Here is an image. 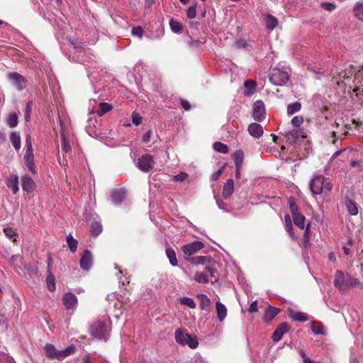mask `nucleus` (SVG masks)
<instances>
[{"label": "nucleus", "instance_id": "f257e3e1", "mask_svg": "<svg viewBox=\"0 0 363 363\" xmlns=\"http://www.w3.org/2000/svg\"><path fill=\"white\" fill-rule=\"evenodd\" d=\"M109 325L104 321H96L92 325V340H104L106 341L108 336Z\"/></svg>", "mask_w": 363, "mask_h": 363}, {"label": "nucleus", "instance_id": "f03ea898", "mask_svg": "<svg viewBox=\"0 0 363 363\" xmlns=\"http://www.w3.org/2000/svg\"><path fill=\"white\" fill-rule=\"evenodd\" d=\"M269 76L270 82L277 86H281L289 79V75L286 72L277 68L271 69Z\"/></svg>", "mask_w": 363, "mask_h": 363}, {"label": "nucleus", "instance_id": "7ed1b4c3", "mask_svg": "<svg viewBox=\"0 0 363 363\" xmlns=\"http://www.w3.org/2000/svg\"><path fill=\"white\" fill-rule=\"evenodd\" d=\"M7 77L18 91H22L26 88L27 81L26 78L19 73L16 72H9Z\"/></svg>", "mask_w": 363, "mask_h": 363}, {"label": "nucleus", "instance_id": "20e7f679", "mask_svg": "<svg viewBox=\"0 0 363 363\" xmlns=\"http://www.w3.org/2000/svg\"><path fill=\"white\" fill-rule=\"evenodd\" d=\"M266 115V109L262 100L256 101L253 104L252 117L255 121L261 122Z\"/></svg>", "mask_w": 363, "mask_h": 363}, {"label": "nucleus", "instance_id": "39448f33", "mask_svg": "<svg viewBox=\"0 0 363 363\" xmlns=\"http://www.w3.org/2000/svg\"><path fill=\"white\" fill-rule=\"evenodd\" d=\"M325 178L322 175H318L311 179L310 182V189L313 194H321L324 189Z\"/></svg>", "mask_w": 363, "mask_h": 363}, {"label": "nucleus", "instance_id": "423d86ee", "mask_svg": "<svg viewBox=\"0 0 363 363\" xmlns=\"http://www.w3.org/2000/svg\"><path fill=\"white\" fill-rule=\"evenodd\" d=\"M138 167L143 172H149L153 167V159L150 155L146 154L138 159Z\"/></svg>", "mask_w": 363, "mask_h": 363}, {"label": "nucleus", "instance_id": "0eeeda50", "mask_svg": "<svg viewBox=\"0 0 363 363\" xmlns=\"http://www.w3.org/2000/svg\"><path fill=\"white\" fill-rule=\"evenodd\" d=\"M204 247L203 244L200 241H194L191 243L184 245L182 246V250L186 255H192Z\"/></svg>", "mask_w": 363, "mask_h": 363}, {"label": "nucleus", "instance_id": "6e6552de", "mask_svg": "<svg viewBox=\"0 0 363 363\" xmlns=\"http://www.w3.org/2000/svg\"><path fill=\"white\" fill-rule=\"evenodd\" d=\"M289 330V324L286 322L281 323L277 325L272 335V339L274 342H279L282 338L283 335L288 333Z\"/></svg>", "mask_w": 363, "mask_h": 363}, {"label": "nucleus", "instance_id": "1a4fd4ad", "mask_svg": "<svg viewBox=\"0 0 363 363\" xmlns=\"http://www.w3.org/2000/svg\"><path fill=\"white\" fill-rule=\"evenodd\" d=\"M62 301L66 309H72L76 307L77 298L74 294L67 292L63 295Z\"/></svg>", "mask_w": 363, "mask_h": 363}, {"label": "nucleus", "instance_id": "9d476101", "mask_svg": "<svg viewBox=\"0 0 363 363\" xmlns=\"http://www.w3.org/2000/svg\"><path fill=\"white\" fill-rule=\"evenodd\" d=\"M280 311L279 308L269 305L263 315L264 322L267 323L271 322Z\"/></svg>", "mask_w": 363, "mask_h": 363}, {"label": "nucleus", "instance_id": "9b49d317", "mask_svg": "<svg viewBox=\"0 0 363 363\" xmlns=\"http://www.w3.org/2000/svg\"><path fill=\"white\" fill-rule=\"evenodd\" d=\"M126 196V190L125 189H116L112 191L111 197L112 201L116 204H121Z\"/></svg>", "mask_w": 363, "mask_h": 363}, {"label": "nucleus", "instance_id": "f8f14e48", "mask_svg": "<svg viewBox=\"0 0 363 363\" xmlns=\"http://www.w3.org/2000/svg\"><path fill=\"white\" fill-rule=\"evenodd\" d=\"M23 162L25 166L33 173L36 174L35 166L34 164V156L33 152H26L23 156Z\"/></svg>", "mask_w": 363, "mask_h": 363}, {"label": "nucleus", "instance_id": "ddd939ff", "mask_svg": "<svg viewBox=\"0 0 363 363\" xmlns=\"http://www.w3.org/2000/svg\"><path fill=\"white\" fill-rule=\"evenodd\" d=\"M189 262L194 264H211L214 260L209 256H198L194 257H189L186 259Z\"/></svg>", "mask_w": 363, "mask_h": 363}, {"label": "nucleus", "instance_id": "4468645a", "mask_svg": "<svg viewBox=\"0 0 363 363\" xmlns=\"http://www.w3.org/2000/svg\"><path fill=\"white\" fill-rule=\"evenodd\" d=\"M79 265L81 269L85 271H89L91 267V252L89 250H85L82 255Z\"/></svg>", "mask_w": 363, "mask_h": 363}, {"label": "nucleus", "instance_id": "2eb2a0df", "mask_svg": "<svg viewBox=\"0 0 363 363\" xmlns=\"http://www.w3.org/2000/svg\"><path fill=\"white\" fill-rule=\"evenodd\" d=\"M288 313L290 318L294 321L306 322L309 319L306 314L299 311H296L291 308L288 309Z\"/></svg>", "mask_w": 363, "mask_h": 363}, {"label": "nucleus", "instance_id": "dca6fc26", "mask_svg": "<svg viewBox=\"0 0 363 363\" xmlns=\"http://www.w3.org/2000/svg\"><path fill=\"white\" fill-rule=\"evenodd\" d=\"M249 133L255 138H259L263 134L262 126L257 123H252L248 126Z\"/></svg>", "mask_w": 363, "mask_h": 363}, {"label": "nucleus", "instance_id": "f3484780", "mask_svg": "<svg viewBox=\"0 0 363 363\" xmlns=\"http://www.w3.org/2000/svg\"><path fill=\"white\" fill-rule=\"evenodd\" d=\"M234 191V182L232 179H228L224 184L222 192L223 197L225 199L229 198Z\"/></svg>", "mask_w": 363, "mask_h": 363}, {"label": "nucleus", "instance_id": "a211bd4d", "mask_svg": "<svg viewBox=\"0 0 363 363\" xmlns=\"http://www.w3.org/2000/svg\"><path fill=\"white\" fill-rule=\"evenodd\" d=\"M59 120H60V127H61L60 135H61V138H62V149L64 152H68L71 150V146L69 145V141L66 138L65 129H64V126H63L64 125H63V123L60 117H59Z\"/></svg>", "mask_w": 363, "mask_h": 363}, {"label": "nucleus", "instance_id": "6ab92c4d", "mask_svg": "<svg viewBox=\"0 0 363 363\" xmlns=\"http://www.w3.org/2000/svg\"><path fill=\"white\" fill-rule=\"evenodd\" d=\"M22 188L26 191H31L35 187V183L30 177L25 175L21 178Z\"/></svg>", "mask_w": 363, "mask_h": 363}, {"label": "nucleus", "instance_id": "aec40b11", "mask_svg": "<svg viewBox=\"0 0 363 363\" xmlns=\"http://www.w3.org/2000/svg\"><path fill=\"white\" fill-rule=\"evenodd\" d=\"M198 299L200 301V308L201 310L209 311L211 305V300L203 294L197 295Z\"/></svg>", "mask_w": 363, "mask_h": 363}, {"label": "nucleus", "instance_id": "412c9836", "mask_svg": "<svg viewBox=\"0 0 363 363\" xmlns=\"http://www.w3.org/2000/svg\"><path fill=\"white\" fill-rule=\"evenodd\" d=\"M113 108V106L112 104L106 102H101L99 104V109L97 111H94L92 110V114L96 113L99 116H101L111 111Z\"/></svg>", "mask_w": 363, "mask_h": 363}, {"label": "nucleus", "instance_id": "4be33fe9", "mask_svg": "<svg viewBox=\"0 0 363 363\" xmlns=\"http://www.w3.org/2000/svg\"><path fill=\"white\" fill-rule=\"evenodd\" d=\"M6 185L9 188H11L13 194H16L18 191V178L17 176H11L6 182Z\"/></svg>", "mask_w": 363, "mask_h": 363}, {"label": "nucleus", "instance_id": "5701e85b", "mask_svg": "<svg viewBox=\"0 0 363 363\" xmlns=\"http://www.w3.org/2000/svg\"><path fill=\"white\" fill-rule=\"evenodd\" d=\"M44 350H45V355L47 357H48L50 359H57L59 350H57L54 347V345H52L51 344H47L45 346Z\"/></svg>", "mask_w": 363, "mask_h": 363}, {"label": "nucleus", "instance_id": "b1692460", "mask_svg": "<svg viewBox=\"0 0 363 363\" xmlns=\"http://www.w3.org/2000/svg\"><path fill=\"white\" fill-rule=\"evenodd\" d=\"M190 338L189 334H184L181 329H177L175 332L176 341L183 345H185L188 342V340Z\"/></svg>", "mask_w": 363, "mask_h": 363}, {"label": "nucleus", "instance_id": "393cba45", "mask_svg": "<svg viewBox=\"0 0 363 363\" xmlns=\"http://www.w3.org/2000/svg\"><path fill=\"white\" fill-rule=\"evenodd\" d=\"M216 309L218 319L220 322H222L227 315L226 307L220 302H217L216 304Z\"/></svg>", "mask_w": 363, "mask_h": 363}, {"label": "nucleus", "instance_id": "a878e982", "mask_svg": "<svg viewBox=\"0 0 363 363\" xmlns=\"http://www.w3.org/2000/svg\"><path fill=\"white\" fill-rule=\"evenodd\" d=\"M286 142L290 145H297L298 142V135L296 129H293L285 134Z\"/></svg>", "mask_w": 363, "mask_h": 363}, {"label": "nucleus", "instance_id": "bb28decb", "mask_svg": "<svg viewBox=\"0 0 363 363\" xmlns=\"http://www.w3.org/2000/svg\"><path fill=\"white\" fill-rule=\"evenodd\" d=\"M265 21L267 29L270 30L274 29L278 24L277 18L269 13L265 15Z\"/></svg>", "mask_w": 363, "mask_h": 363}, {"label": "nucleus", "instance_id": "cd10ccee", "mask_svg": "<svg viewBox=\"0 0 363 363\" xmlns=\"http://www.w3.org/2000/svg\"><path fill=\"white\" fill-rule=\"evenodd\" d=\"M244 86L245 89V94L246 96H249L255 93L257 86V82L254 80L248 79L245 82Z\"/></svg>", "mask_w": 363, "mask_h": 363}, {"label": "nucleus", "instance_id": "c85d7f7f", "mask_svg": "<svg viewBox=\"0 0 363 363\" xmlns=\"http://www.w3.org/2000/svg\"><path fill=\"white\" fill-rule=\"evenodd\" d=\"M9 138L15 150H19L21 147L20 134L17 132H12Z\"/></svg>", "mask_w": 363, "mask_h": 363}, {"label": "nucleus", "instance_id": "c756f323", "mask_svg": "<svg viewBox=\"0 0 363 363\" xmlns=\"http://www.w3.org/2000/svg\"><path fill=\"white\" fill-rule=\"evenodd\" d=\"M235 167H242L244 160V152L242 150H236L232 155Z\"/></svg>", "mask_w": 363, "mask_h": 363}, {"label": "nucleus", "instance_id": "7c9ffc66", "mask_svg": "<svg viewBox=\"0 0 363 363\" xmlns=\"http://www.w3.org/2000/svg\"><path fill=\"white\" fill-rule=\"evenodd\" d=\"M345 206L348 212L352 216H356L358 213L357 204L347 197L345 198Z\"/></svg>", "mask_w": 363, "mask_h": 363}, {"label": "nucleus", "instance_id": "2f4dec72", "mask_svg": "<svg viewBox=\"0 0 363 363\" xmlns=\"http://www.w3.org/2000/svg\"><path fill=\"white\" fill-rule=\"evenodd\" d=\"M75 351H76V347L73 345H70L68 347L65 348V350H59L57 359L61 360V359L65 358L66 357L74 354L75 352Z\"/></svg>", "mask_w": 363, "mask_h": 363}, {"label": "nucleus", "instance_id": "473e14b6", "mask_svg": "<svg viewBox=\"0 0 363 363\" xmlns=\"http://www.w3.org/2000/svg\"><path fill=\"white\" fill-rule=\"evenodd\" d=\"M66 241L68 245L69 250L72 253H74L77 249L78 241L76 239H74L71 234H69L68 235H67Z\"/></svg>", "mask_w": 363, "mask_h": 363}, {"label": "nucleus", "instance_id": "72a5a7b5", "mask_svg": "<svg viewBox=\"0 0 363 363\" xmlns=\"http://www.w3.org/2000/svg\"><path fill=\"white\" fill-rule=\"evenodd\" d=\"M166 255L169 260L171 265L173 267L177 266L178 264V262H177V259L176 253H175L174 250L172 247H168L166 248Z\"/></svg>", "mask_w": 363, "mask_h": 363}, {"label": "nucleus", "instance_id": "f704fd0d", "mask_svg": "<svg viewBox=\"0 0 363 363\" xmlns=\"http://www.w3.org/2000/svg\"><path fill=\"white\" fill-rule=\"evenodd\" d=\"M289 209L292 214V216L301 213V212L299 211V207L296 203V200H295L294 197H293V196L289 197Z\"/></svg>", "mask_w": 363, "mask_h": 363}, {"label": "nucleus", "instance_id": "c9c22d12", "mask_svg": "<svg viewBox=\"0 0 363 363\" xmlns=\"http://www.w3.org/2000/svg\"><path fill=\"white\" fill-rule=\"evenodd\" d=\"M216 262L215 261L212 262L211 264L206 265L205 267V270L206 272L209 273L211 277L213 278V280H211V282H215L218 280L216 274H217V270L216 269L214 265H216Z\"/></svg>", "mask_w": 363, "mask_h": 363}, {"label": "nucleus", "instance_id": "e433bc0d", "mask_svg": "<svg viewBox=\"0 0 363 363\" xmlns=\"http://www.w3.org/2000/svg\"><path fill=\"white\" fill-rule=\"evenodd\" d=\"M305 219V216L302 213L293 216V220L294 224L301 229H304Z\"/></svg>", "mask_w": 363, "mask_h": 363}, {"label": "nucleus", "instance_id": "4c0bfd02", "mask_svg": "<svg viewBox=\"0 0 363 363\" xmlns=\"http://www.w3.org/2000/svg\"><path fill=\"white\" fill-rule=\"evenodd\" d=\"M284 220H285L286 231L288 233H289L291 237L294 239L295 238V235H294V233L293 232V224H292V221H291V216H290L289 214H286L284 216Z\"/></svg>", "mask_w": 363, "mask_h": 363}, {"label": "nucleus", "instance_id": "58836bf2", "mask_svg": "<svg viewBox=\"0 0 363 363\" xmlns=\"http://www.w3.org/2000/svg\"><path fill=\"white\" fill-rule=\"evenodd\" d=\"M169 26H170L172 30L174 33H179L183 29V26L182 25V23L178 22L177 21L174 20V18H171L169 20Z\"/></svg>", "mask_w": 363, "mask_h": 363}, {"label": "nucleus", "instance_id": "ea45409f", "mask_svg": "<svg viewBox=\"0 0 363 363\" xmlns=\"http://www.w3.org/2000/svg\"><path fill=\"white\" fill-rule=\"evenodd\" d=\"M213 149L218 152L226 154L229 151V148L227 145L223 144L220 142H216L213 144Z\"/></svg>", "mask_w": 363, "mask_h": 363}, {"label": "nucleus", "instance_id": "a19ab883", "mask_svg": "<svg viewBox=\"0 0 363 363\" xmlns=\"http://www.w3.org/2000/svg\"><path fill=\"white\" fill-rule=\"evenodd\" d=\"M46 284L47 287L50 291L52 292L55 290L56 287L55 277L51 274V272L49 273V275L46 278Z\"/></svg>", "mask_w": 363, "mask_h": 363}, {"label": "nucleus", "instance_id": "79ce46f5", "mask_svg": "<svg viewBox=\"0 0 363 363\" xmlns=\"http://www.w3.org/2000/svg\"><path fill=\"white\" fill-rule=\"evenodd\" d=\"M301 108V104L299 102H294L289 104L287 106V113L289 115L294 114V113L300 111Z\"/></svg>", "mask_w": 363, "mask_h": 363}, {"label": "nucleus", "instance_id": "37998d69", "mask_svg": "<svg viewBox=\"0 0 363 363\" xmlns=\"http://www.w3.org/2000/svg\"><path fill=\"white\" fill-rule=\"evenodd\" d=\"M194 279L197 281V282H199V283H208V274H206V272H196L195 274V276H194Z\"/></svg>", "mask_w": 363, "mask_h": 363}, {"label": "nucleus", "instance_id": "c03bdc74", "mask_svg": "<svg viewBox=\"0 0 363 363\" xmlns=\"http://www.w3.org/2000/svg\"><path fill=\"white\" fill-rule=\"evenodd\" d=\"M353 11L357 18L363 21V2L357 4L353 9Z\"/></svg>", "mask_w": 363, "mask_h": 363}, {"label": "nucleus", "instance_id": "a18cd8bd", "mask_svg": "<svg viewBox=\"0 0 363 363\" xmlns=\"http://www.w3.org/2000/svg\"><path fill=\"white\" fill-rule=\"evenodd\" d=\"M18 116L16 113H10L7 118V124L10 128H14L18 125Z\"/></svg>", "mask_w": 363, "mask_h": 363}, {"label": "nucleus", "instance_id": "49530a36", "mask_svg": "<svg viewBox=\"0 0 363 363\" xmlns=\"http://www.w3.org/2000/svg\"><path fill=\"white\" fill-rule=\"evenodd\" d=\"M4 232L8 238L13 240V242L16 241V237L18 235L16 230L12 228H6L4 229Z\"/></svg>", "mask_w": 363, "mask_h": 363}, {"label": "nucleus", "instance_id": "de8ad7c7", "mask_svg": "<svg viewBox=\"0 0 363 363\" xmlns=\"http://www.w3.org/2000/svg\"><path fill=\"white\" fill-rule=\"evenodd\" d=\"M180 303L183 305L187 306L190 308H196V303L191 298H189V297L181 298Z\"/></svg>", "mask_w": 363, "mask_h": 363}, {"label": "nucleus", "instance_id": "09e8293b", "mask_svg": "<svg viewBox=\"0 0 363 363\" xmlns=\"http://www.w3.org/2000/svg\"><path fill=\"white\" fill-rule=\"evenodd\" d=\"M354 67L353 65H350V68L346 70H343L339 73L340 77H342L345 79L350 78L351 76L354 74Z\"/></svg>", "mask_w": 363, "mask_h": 363}, {"label": "nucleus", "instance_id": "8fccbe9b", "mask_svg": "<svg viewBox=\"0 0 363 363\" xmlns=\"http://www.w3.org/2000/svg\"><path fill=\"white\" fill-rule=\"evenodd\" d=\"M310 225L311 223H308L306 225L305 232L303 233V245L306 248L308 247L310 239Z\"/></svg>", "mask_w": 363, "mask_h": 363}, {"label": "nucleus", "instance_id": "3c124183", "mask_svg": "<svg viewBox=\"0 0 363 363\" xmlns=\"http://www.w3.org/2000/svg\"><path fill=\"white\" fill-rule=\"evenodd\" d=\"M102 231V225L98 222L92 223V236L99 235Z\"/></svg>", "mask_w": 363, "mask_h": 363}, {"label": "nucleus", "instance_id": "603ef678", "mask_svg": "<svg viewBox=\"0 0 363 363\" xmlns=\"http://www.w3.org/2000/svg\"><path fill=\"white\" fill-rule=\"evenodd\" d=\"M187 340L188 342H186V345H188L190 348L195 349L198 347L199 342L196 336H192L190 335V338Z\"/></svg>", "mask_w": 363, "mask_h": 363}, {"label": "nucleus", "instance_id": "864d4df0", "mask_svg": "<svg viewBox=\"0 0 363 363\" xmlns=\"http://www.w3.org/2000/svg\"><path fill=\"white\" fill-rule=\"evenodd\" d=\"M235 46L237 48H243V49H245V50H249L250 48L251 47L245 40H242V39H240V40H238L236 42H235Z\"/></svg>", "mask_w": 363, "mask_h": 363}, {"label": "nucleus", "instance_id": "5fc2aeb1", "mask_svg": "<svg viewBox=\"0 0 363 363\" xmlns=\"http://www.w3.org/2000/svg\"><path fill=\"white\" fill-rule=\"evenodd\" d=\"M311 329L315 334L320 335L323 334V326L319 324L313 323L311 326Z\"/></svg>", "mask_w": 363, "mask_h": 363}, {"label": "nucleus", "instance_id": "6e6d98bb", "mask_svg": "<svg viewBox=\"0 0 363 363\" xmlns=\"http://www.w3.org/2000/svg\"><path fill=\"white\" fill-rule=\"evenodd\" d=\"M186 15L189 18H194L196 15V3L190 6L186 11Z\"/></svg>", "mask_w": 363, "mask_h": 363}, {"label": "nucleus", "instance_id": "4d7b16f0", "mask_svg": "<svg viewBox=\"0 0 363 363\" xmlns=\"http://www.w3.org/2000/svg\"><path fill=\"white\" fill-rule=\"evenodd\" d=\"M335 285L339 287H342L345 285L344 283V274L342 272H338V277L335 280Z\"/></svg>", "mask_w": 363, "mask_h": 363}, {"label": "nucleus", "instance_id": "13d9d810", "mask_svg": "<svg viewBox=\"0 0 363 363\" xmlns=\"http://www.w3.org/2000/svg\"><path fill=\"white\" fill-rule=\"evenodd\" d=\"M144 30L140 26L133 27L132 28V34L135 36L142 38L143 35Z\"/></svg>", "mask_w": 363, "mask_h": 363}, {"label": "nucleus", "instance_id": "bf43d9fd", "mask_svg": "<svg viewBox=\"0 0 363 363\" xmlns=\"http://www.w3.org/2000/svg\"><path fill=\"white\" fill-rule=\"evenodd\" d=\"M321 7L328 11H332L336 8V5L330 2H323L321 4Z\"/></svg>", "mask_w": 363, "mask_h": 363}, {"label": "nucleus", "instance_id": "052dcab7", "mask_svg": "<svg viewBox=\"0 0 363 363\" xmlns=\"http://www.w3.org/2000/svg\"><path fill=\"white\" fill-rule=\"evenodd\" d=\"M303 122V118L302 116H294L291 120V124L296 128L299 127Z\"/></svg>", "mask_w": 363, "mask_h": 363}, {"label": "nucleus", "instance_id": "680f3d73", "mask_svg": "<svg viewBox=\"0 0 363 363\" xmlns=\"http://www.w3.org/2000/svg\"><path fill=\"white\" fill-rule=\"evenodd\" d=\"M142 117L137 113L133 112L132 114V122L133 124L138 125L141 123Z\"/></svg>", "mask_w": 363, "mask_h": 363}, {"label": "nucleus", "instance_id": "e2e57ef3", "mask_svg": "<svg viewBox=\"0 0 363 363\" xmlns=\"http://www.w3.org/2000/svg\"><path fill=\"white\" fill-rule=\"evenodd\" d=\"M188 177V174L186 173V172H180L179 174L175 175L174 177V179L175 181H178V182H183Z\"/></svg>", "mask_w": 363, "mask_h": 363}, {"label": "nucleus", "instance_id": "0e129e2a", "mask_svg": "<svg viewBox=\"0 0 363 363\" xmlns=\"http://www.w3.org/2000/svg\"><path fill=\"white\" fill-rule=\"evenodd\" d=\"M31 106H32L31 101H29L26 104V111H25V119L26 121H28L30 118V113H31Z\"/></svg>", "mask_w": 363, "mask_h": 363}, {"label": "nucleus", "instance_id": "69168bd1", "mask_svg": "<svg viewBox=\"0 0 363 363\" xmlns=\"http://www.w3.org/2000/svg\"><path fill=\"white\" fill-rule=\"evenodd\" d=\"M224 166L220 168L217 172H214L211 176V179L213 181H216L219 179V177L222 175L223 172Z\"/></svg>", "mask_w": 363, "mask_h": 363}, {"label": "nucleus", "instance_id": "338daca9", "mask_svg": "<svg viewBox=\"0 0 363 363\" xmlns=\"http://www.w3.org/2000/svg\"><path fill=\"white\" fill-rule=\"evenodd\" d=\"M26 152H33L31 138L30 135H27L26 139Z\"/></svg>", "mask_w": 363, "mask_h": 363}, {"label": "nucleus", "instance_id": "774afa93", "mask_svg": "<svg viewBox=\"0 0 363 363\" xmlns=\"http://www.w3.org/2000/svg\"><path fill=\"white\" fill-rule=\"evenodd\" d=\"M8 320L6 314L0 310V325L7 326Z\"/></svg>", "mask_w": 363, "mask_h": 363}]
</instances>
